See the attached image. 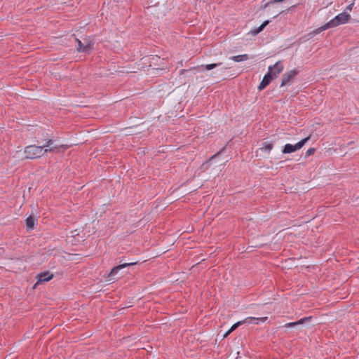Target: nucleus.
<instances>
[{"instance_id": "f257e3e1", "label": "nucleus", "mask_w": 359, "mask_h": 359, "mask_svg": "<svg viewBox=\"0 0 359 359\" xmlns=\"http://www.w3.org/2000/svg\"><path fill=\"white\" fill-rule=\"evenodd\" d=\"M67 145H57L54 144V141L51 139L48 140L46 143L43 146H36L34 144L25 147L24 149L25 157L27 159H35L43 156L48 152H57L60 149L66 150Z\"/></svg>"}, {"instance_id": "f03ea898", "label": "nucleus", "mask_w": 359, "mask_h": 359, "mask_svg": "<svg viewBox=\"0 0 359 359\" xmlns=\"http://www.w3.org/2000/svg\"><path fill=\"white\" fill-rule=\"evenodd\" d=\"M311 135L302 139L301 141L295 144H286L282 151L283 154H290L299 150L303 146L310 140Z\"/></svg>"}, {"instance_id": "7ed1b4c3", "label": "nucleus", "mask_w": 359, "mask_h": 359, "mask_svg": "<svg viewBox=\"0 0 359 359\" xmlns=\"http://www.w3.org/2000/svg\"><path fill=\"white\" fill-rule=\"evenodd\" d=\"M350 18L351 15L349 14L346 13V12H343L335 16L330 21H329L328 24L330 25V27H334L339 25L346 23Z\"/></svg>"}, {"instance_id": "20e7f679", "label": "nucleus", "mask_w": 359, "mask_h": 359, "mask_svg": "<svg viewBox=\"0 0 359 359\" xmlns=\"http://www.w3.org/2000/svg\"><path fill=\"white\" fill-rule=\"evenodd\" d=\"M267 320V317H262V318H255V317H248L245 320L238 321L236 323L233 324L230 330V332L234 331L239 325H243L245 323H253L255 324H258L259 323H264Z\"/></svg>"}, {"instance_id": "39448f33", "label": "nucleus", "mask_w": 359, "mask_h": 359, "mask_svg": "<svg viewBox=\"0 0 359 359\" xmlns=\"http://www.w3.org/2000/svg\"><path fill=\"white\" fill-rule=\"evenodd\" d=\"M284 67L280 61H278L272 66H269L268 68V74H270L271 76H273V79H275L278 76L279 74L282 72Z\"/></svg>"}, {"instance_id": "423d86ee", "label": "nucleus", "mask_w": 359, "mask_h": 359, "mask_svg": "<svg viewBox=\"0 0 359 359\" xmlns=\"http://www.w3.org/2000/svg\"><path fill=\"white\" fill-rule=\"evenodd\" d=\"M299 72L297 69L290 70L286 72L282 78V82L280 86H285L289 84L292 79H294L297 74Z\"/></svg>"}, {"instance_id": "0eeeda50", "label": "nucleus", "mask_w": 359, "mask_h": 359, "mask_svg": "<svg viewBox=\"0 0 359 359\" xmlns=\"http://www.w3.org/2000/svg\"><path fill=\"white\" fill-rule=\"evenodd\" d=\"M137 262H135L125 263V264H119L118 266H117L111 269L110 273L109 274V277L115 276L121 269H123L129 266L135 265V264H137ZM111 279L112 278H110V280H111Z\"/></svg>"}, {"instance_id": "6e6552de", "label": "nucleus", "mask_w": 359, "mask_h": 359, "mask_svg": "<svg viewBox=\"0 0 359 359\" xmlns=\"http://www.w3.org/2000/svg\"><path fill=\"white\" fill-rule=\"evenodd\" d=\"M53 278V274L48 271L41 273L37 275V283L50 280Z\"/></svg>"}, {"instance_id": "1a4fd4ad", "label": "nucleus", "mask_w": 359, "mask_h": 359, "mask_svg": "<svg viewBox=\"0 0 359 359\" xmlns=\"http://www.w3.org/2000/svg\"><path fill=\"white\" fill-rule=\"evenodd\" d=\"M273 79V76H271L270 74H269L267 73L266 74H265V76H264L262 81L259 83L258 89L259 90H262L264 89L271 83V81Z\"/></svg>"}, {"instance_id": "9d476101", "label": "nucleus", "mask_w": 359, "mask_h": 359, "mask_svg": "<svg viewBox=\"0 0 359 359\" xmlns=\"http://www.w3.org/2000/svg\"><path fill=\"white\" fill-rule=\"evenodd\" d=\"M311 319V317H306V318H302L300 319L299 320L297 321V322H292V323H286L284 325V327H294L296 325H302L307 321H309Z\"/></svg>"}, {"instance_id": "9b49d317", "label": "nucleus", "mask_w": 359, "mask_h": 359, "mask_svg": "<svg viewBox=\"0 0 359 359\" xmlns=\"http://www.w3.org/2000/svg\"><path fill=\"white\" fill-rule=\"evenodd\" d=\"M328 28H330V25L327 23H326L325 25H324L323 26L320 27H318V29L313 30L312 32L309 33V36H310L311 37L316 35V34H320L321 32L328 29Z\"/></svg>"}, {"instance_id": "f8f14e48", "label": "nucleus", "mask_w": 359, "mask_h": 359, "mask_svg": "<svg viewBox=\"0 0 359 359\" xmlns=\"http://www.w3.org/2000/svg\"><path fill=\"white\" fill-rule=\"evenodd\" d=\"M269 23V20H266V21L264 22L258 28L252 30L250 32L251 34L253 36L257 35V34L261 32Z\"/></svg>"}, {"instance_id": "ddd939ff", "label": "nucleus", "mask_w": 359, "mask_h": 359, "mask_svg": "<svg viewBox=\"0 0 359 359\" xmlns=\"http://www.w3.org/2000/svg\"><path fill=\"white\" fill-rule=\"evenodd\" d=\"M230 59L235 62H242V61L248 60L249 57H248V55L244 54V55L233 56V57H230Z\"/></svg>"}, {"instance_id": "4468645a", "label": "nucleus", "mask_w": 359, "mask_h": 359, "mask_svg": "<svg viewBox=\"0 0 359 359\" xmlns=\"http://www.w3.org/2000/svg\"><path fill=\"white\" fill-rule=\"evenodd\" d=\"M26 226L29 229H33L35 226V219L33 217L29 216L26 219Z\"/></svg>"}, {"instance_id": "2eb2a0df", "label": "nucleus", "mask_w": 359, "mask_h": 359, "mask_svg": "<svg viewBox=\"0 0 359 359\" xmlns=\"http://www.w3.org/2000/svg\"><path fill=\"white\" fill-rule=\"evenodd\" d=\"M273 144L269 142H264L260 150L267 152L268 154L272 150Z\"/></svg>"}, {"instance_id": "dca6fc26", "label": "nucleus", "mask_w": 359, "mask_h": 359, "mask_svg": "<svg viewBox=\"0 0 359 359\" xmlns=\"http://www.w3.org/2000/svg\"><path fill=\"white\" fill-rule=\"evenodd\" d=\"M93 48V44L90 41H86L84 44L83 48H81L83 52H88L90 50Z\"/></svg>"}, {"instance_id": "f3484780", "label": "nucleus", "mask_w": 359, "mask_h": 359, "mask_svg": "<svg viewBox=\"0 0 359 359\" xmlns=\"http://www.w3.org/2000/svg\"><path fill=\"white\" fill-rule=\"evenodd\" d=\"M221 63H219V64L212 63V64L206 65L205 66V68L207 70H211V69H214L215 67H217L218 65H219Z\"/></svg>"}, {"instance_id": "a211bd4d", "label": "nucleus", "mask_w": 359, "mask_h": 359, "mask_svg": "<svg viewBox=\"0 0 359 359\" xmlns=\"http://www.w3.org/2000/svg\"><path fill=\"white\" fill-rule=\"evenodd\" d=\"M76 41L78 43V47H77L78 51L83 52V50H81V48H83L84 44L78 39H76Z\"/></svg>"}, {"instance_id": "6ab92c4d", "label": "nucleus", "mask_w": 359, "mask_h": 359, "mask_svg": "<svg viewBox=\"0 0 359 359\" xmlns=\"http://www.w3.org/2000/svg\"><path fill=\"white\" fill-rule=\"evenodd\" d=\"M315 151L316 149L314 148H309L306 152V156L313 155L315 153Z\"/></svg>"}, {"instance_id": "aec40b11", "label": "nucleus", "mask_w": 359, "mask_h": 359, "mask_svg": "<svg viewBox=\"0 0 359 359\" xmlns=\"http://www.w3.org/2000/svg\"><path fill=\"white\" fill-rule=\"evenodd\" d=\"M353 5H354V3H352V4H349L348 6H347L346 8V11H351L353 8Z\"/></svg>"}, {"instance_id": "412c9836", "label": "nucleus", "mask_w": 359, "mask_h": 359, "mask_svg": "<svg viewBox=\"0 0 359 359\" xmlns=\"http://www.w3.org/2000/svg\"><path fill=\"white\" fill-rule=\"evenodd\" d=\"M71 233H72V236H73V237H74V236H79V232H78V230L72 231L71 232Z\"/></svg>"}, {"instance_id": "4be33fe9", "label": "nucleus", "mask_w": 359, "mask_h": 359, "mask_svg": "<svg viewBox=\"0 0 359 359\" xmlns=\"http://www.w3.org/2000/svg\"><path fill=\"white\" fill-rule=\"evenodd\" d=\"M232 332H230V330H229L224 335V337H226L230 333Z\"/></svg>"}, {"instance_id": "5701e85b", "label": "nucleus", "mask_w": 359, "mask_h": 359, "mask_svg": "<svg viewBox=\"0 0 359 359\" xmlns=\"http://www.w3.org/2000/svg\"><path fill=\"white\" fill-rule=\"evenodd\" d=\"M197 70V69H199V67H193L191 68L190 70Z\"/></svg>"}]
</instances>
